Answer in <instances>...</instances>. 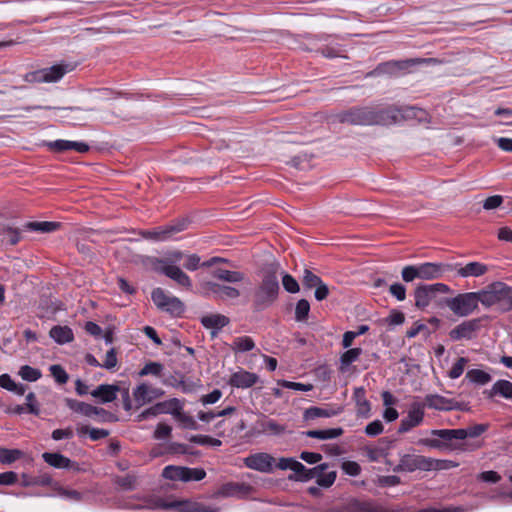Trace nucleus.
I'll return each mask as SVG.
<instances>
[{
    "label": "nucleus",
    "instance_id": "nucleus-37",
    "mask_svg": "<svg viewBox=\"0 0 512 512\" xmlns=\"http://www.w3.org/2000/svg\"><path fill=\"white\" fill-rule=\"evenodd\" d=\"M466 379L478 385H485L491 381L492 377L483 370L471 369L466 373Z\"/></svg>",
    "mask_w": 512,
    "mask_h": 512
},
{
    "label": "nucleus",
    "instance_id": "nucleus-29",
    "mask_svg": "<svg viewBox=\"0 0 512 512\" xmlns=\"http://www.w3.org/2000/svg\"><path fill=\"white\" fill-rule=\"evenodd\" d=\"M212 276L220 281L227 283H239L245 279V274L240 271H231L223 268H217L212 271Z\"/></svg>",
    "mask_w": 512,
    "mask_h": 512
},
{
    "label": "nucleus",
    "instance_id": "nucleus-39",
    "mask_svg": "<svg viewBox=\"0 0 512 512\" xmlns=\"http://www.w3.org/2000/svg\"><path fill=\"white\" fill-rule=\"evenodd\" d=\"M354 396L356 398L358 414L367 416L370 412V403L365 398V390L363 388L355 389Z\"/></svg>",
    "mask_w": 512,
    "mask_h": 512
},
{
    "label": "nucleus",
    "instance_id": "nucleus-46",
    "mask_svg": "<svg viewBox=\"0 0 512 512\" xmlns=\"http://www.w3.org/2000/svg\"><path fill=\"white\" fill-rule=\"evenodd\" d=\"M175 420L178 421L180 423V425L182 426V428H184V429H191V430L199 429V425L196 422V420L192 416L182 412V410H180L178 412V414L175 417Z\"/></svg>",
    "mask_w": 512,
    "mask_h": 512
},
{
    "label": "nucleus",
    "instance_id": "nucleus-36",
    "mask_svg": "<svg viewBox=\"0 0 512 512\" xmlns=\"http://www.w3.org/2000/svg\"><path fill=\"white\" fill-rule=\"evenodd\" d=\"M500 288V306L504 310H510L512 309V287H509L508 285L498 282V286Z\"/></svg>",
    "mask_w": 512,
    "mask_h": 512
},
{
    "label": "nucleus",
    "instance_id": "nucleus-10",
    "mask_svg": "<svg viewBox=\"0 0 512 512\" xmlns=\"http://www.w3.org/2000/svg\"><path fill=\"white\" fill-rule=\"evenodd\" d=\"M481 328V319L474 318L461 322L449 332V337L453 341L462 339L471 340L476 337L477 332Z\"/></svg>",
    "mask_w": 512,
    "mask_h": 512
},
{
    "label": "nucleus",
    "instance_id": "nucleus-20",
    "mask_svg": "<svg viewBox=\"0 0 512 512\" xmlns=\"http://www.w3.org/2000/svg\"><path fill=\"white\" fill-rule=\"evenodd\" d=\"M230 320L227 316L222 314H209L201 318V324L211 330L212 337H215L218 332L229 324Z\"/></svg>",
    "mask_w": 512,
    "mask_h": 512
},
{
    "label": "nucleus",
    "instance_id": "nucleus-38",
    "mask_svg": "<svg viewBox=\"0 0 512 512\" xmlns=\"http://www.w3.org/2000/svg\"><path fill=\"white\" fill-rule=\"evenodd\" d=\"M184 257V253L179 250H174L166 253L165 258H155L152 261L153 267L162 265H175Z\"/></svg>",
    "mask_w": 512,
    "mask_h": 512
},
{
    "label": "nucleus",
    "instance_id": "nucleus-53",
    "mask_svg": "<svg viewBox=\"0 0 512 512\" xmlns=\"http://www.w3.org/2000/svg\"><path fill=\"white\" fill-rule=\"evenodd\" d=\"M189 441L199 445H210L213 447L221 446L222 442L219 439L213 438L208 435H192Z\"/></svg>",
    "mask_w": 512,
    "mask_h": 512
},
{
    "label": "nucleus",
    "instance_id": "nucleus-2",
    "mask_svg": "<svg viewBox=\"0 0 512 512\" xmlns=\"http://www.w3.org/2000/svg\"><path fill=\"white\" fill-rule=\"evenodd\" d=\"M279 264L270 263L262 269V279L252 295V308L256 312L264 311L272 306L279 294Z\"/></svg>",
    "mask_w": 512,
    "mask_h": 512
},
{
    "label": "nucleus",
    "instance_id": "nucleus-4",
    "mask_svg": "<svg viewBox=\"0 0 512 512\" xmlns=\"http://www.w3.org/2000/svg\"><path fill=\"white\" fill-rule=\"evenodd\" d=\"M477 296L475 292L459 293L455 297L444 299V304L459 317H467L477 309Z\"/></svg>",
    "mask_w": 512,
    "mask_h": 512
},
{
    "label": "nucleus",
    "instance_id": "nucleus-31",
    "mask_svg": "<svg viewBox=\"0 0 512 512\" xmlns=\"http://www.w3.org/2000/svg\"><path fill=\"white\" fill-rule=\"evenodd\" d=\"M484 393L490 398L499 394L506 399H512V382L508 380H498L494 383L490 391H485Z\"/></svg>",
    "mask_w": 512,
    "mask_h": 512
},
{
    "label": "nucleus",
    "instance_id": "nucleus-21",
    "mask_svg": "<svg viewBox=\"0 0 512 512\" xmlns=\"http://www.w3.org/2000/svg\"><path fill=\"white\" fill-rule=\"evenodd\" d=\"M425 407H429L436 410H452L457 407V403L446 397L438 394H429L425 397V401L422 402Z\"/></svg>",
    "mask_w": 512,
    "mask_h": 512
},
{
    "label": "nucleus",
    "instance_id": "nucleus-5",
    "mask_svg": "<svg viewBox=\"0 0 512 512\" xmlns=\"http://www.w3.org/2000/svg\"><path fill=\"white\" fill-rule=\"evenodd\" d=\"M74 65L68 63H59L51 67L43 68L27 75V80L38 83L58 82L63 76L71 72Z\"/></svg>",
    "mask_w": 512,
    "mask_h": 512
},
{
    "label": "nucleus",
    "instance_id": "nucleus-45",
    "mask_svg": "<svg viewBox=\"0 0 512 512\" xmlns=\"http://www.w3.org/2000/svg\"><path fill=\"white\" fill-rule=\"evenodd\" d=\"M325 470L326 469H321V471L317 473V476L314 479H316V482L319 486L327 488L335 482L336 472H325Z\"/></svg>",
    "mask_w": 512,
    "mask_h": 512
},
{
    "label": "nucleus",
    "instance_id": "nucleus-48",
    "mask_svg": "<svg viewBox=\"0 0 512 512\" xmlns=\"http://www.w3.org/2000/svg\"><path fill=\"white\" fill-rule=\"evenodd\" d=\"M310 312V304L306 299H301L297 302L295 307V320L302 322L307 320Z\"/></svg>",
    "mask_w": 512,
    "mask_h": 512
},
{
    "label": "nucleus",
    "instance_id": "nucleus-63",
    "mask_svg": "<svg viewBox=\"0 0 512 512\" xmlns=\"http://www.w3.org/2000/svg\"><path fill=\"white\" fill-rule=\"evenodd\" d=\"M136 482V476L131 474H127L117 479V484L125 490H133L136 487Z\"/></svg>",
    "mask_w": 512,
    "mask_h": 512
},
{
    "label": "nucleus",
    "instance_id": "nucleus-9",
    "mask_svg": "<svg viewBox=\"0 0 512 512\" xmlns=\"http://www.w3.org/2000/svg\"><path fill=\"white\" fill-rule=\"evenodd\" d=\"M425 404L414 401L409 405L407 415L400 421L397 432L404 434L420 426L424 422Z\"/></svg>",
    "mask_w": 512,
    "mask_h": 512
},
{
    "label": "nucleus",
    "instance_id": "nucleus-3",
    "mask_svg": "<svg viewBox=\"0 0 512 512\" xmlns=\"http://www.w3.org/2000/svg\"><path fill=\"white\" fill-rule=\"evenodd\" d=\"M430 434L439 439H420L418 444L435 449H459L461 447V444L456 443V441L463 440L461 429H433Z\"/></svg>",
    "mask_w": 512,
    "mask_h": 512
},
{
    "label": "nucleus",
    "instance_id": "nucleus-24",
    "mask_svg": "<svg viewBox=\"0 0 512 512\" xmlns=\"http://www.w3.org/2000/svg\"><path fill=\"white\" fill-rule=\"evenodd\" d=\"M66 404L74 412L80 413L87 417H92L94 414L106 413V410L103 408H98L91 404L74 399H67Z\"/></svg>",
    "mask_w": 512,
    "mask_h": 512
},
{
    "label": "nucleus",
    "instance_id": "nucleus-26",
    "mask_svg": "<svg viewBox=\"0 0 512 512\" xmlns=\"http://www.w3.org/2000/svg\"><path fill=\"white\" fill-rule=\"evenodd\" d=\"M250 486L243 483H226L217 491L216 495L221 497H235L247 494Z\"/></svg>",
    "mask_w": 512,
    "mask_h": 512
},
{
    "label": "nucleus",
    "instance_id": "nucleus-1",
    "mask_svg": "<svg viewBox=\"0 0 512 512\" xmlns=\"http://www.w3.org/2000/svg\"><path fill=\"white\" fill-rule=\"evenodd\" d=\"M400 116V111L395 108L354 107L339 113L337 119L350 125H390L397 122Z\"/></svg>",
    "mask_w": 512,
    "mask_h": 512
},
{
    "label": "nucleus",
    "instance_id": "nucleus-58",
    "mask_svg": "<svg viewBox=\"0 0 512 512\" xmlns=\"http://www.w3.org/2000/svg\"><path fill=\"white\" fill-rule=\"evenodd\" d=\"M239 296L240 291L237 288L222 284L219 300H233L237 299Z\"/></svg>",
    "mask_w": 512,
    "mask_h": 512
},
{
    "label": "nucleus",
    "instance_id": "nucleus-56",
    "mask_svg": "<svg viewBox=\"0 0 512 512\" xmlns=\"http://www.w3.org/2000/svg\"><path fill=\"white\" fill-rule=\"evenodd\" d=\"M467 363H468L467 358H465V357L458 358V360L453 364L452 368L448 372L449 377L451 379L459 378L463 374Z\"/></svg>",
    "mask_w": 512,
    "mask_h": 512
},
{
    "label": "nucleus",
    "instance_id": "nucleus-8",
    "mask_svg": "<svg viewBox=\"0 0 512 512\" xmlns=\"http://www.w3.org/2000/svg\"><path fill=\"white\" fill-rule=\"evenodd\" d=\"M151 298L157 308L162 311L176 316L184 312V304L182 301L175 296L167 294L162 288H155L152 291Z\"/></svg>",
    "mask_w": 512,
    "mask_h": 512
},
{
    "label": "nucleus",
    "instance_id": "nucleus-55",
    "mask_svg": "<svg viewBox=\"0 0 512 512\" xmlns=\"http://www.w3.org/2000/svg\"><path fill=\"white\" fill-rule=\"evenodd\" d=\"M51 375L55 379V381L59 384L67 383L69 376L64 368L59 364L51 365L49 368Z\"/></svg>",
    "mask_w": 512,
    "mask_h": 512
},
{
    "label": "nucleus",
    "instance_id": "nucleus-18",
    "mask_svg": "<svg viewBox=\"0 0 512 512\" xmlns=\"http://www.w3.org/2000/svg\"><path fill=\"white\" fill-rule=\"evenodd\" d=\"M453 270L457 275L463 278L467 277H480L488 271V266L481 262H469L462 266L459 264L453 265Z\"/></svg>",
    "mask_w": 512,
    "mask_h": 512
},
{
    "label": "nucleus",
    "instance_id": "nucleus-23",
    "mask_svg": "<svg viewBox=\"0 0 512 512\" xmlns=\"http://www.w3.org/2000/svg\"><path fill=\"white\" fill-rule=\"evenodd\" d=\"M42 458L47 464L57 469H74L76 466V463L60 453L45 452Z\"/></svg>",
    "mask_w": 512,
    "mask_h": 512
},
{
    "label": "nucleus",
    "instance_id": "nucleus-11",
    "mask_svg": "<svg viewBox=\"0 0 512 512\" xmlns=\"http://www.w3.org/2000/svg\"><path fill=\"white\" fill-rule=\"evenodd\" d=\"M339 512H385L384 509L377 505L373 500L366 498L351 497L346 499Z\"/></svg>",
    "mask_w": 512,
    "mask_h": 512
},
{
    "label": "nucleus",
    "instance_id": "nucleus-44",
    "mask_svg": "<svg viewBox=\"0 0 512 512\" xmlns=\"http://www.w3.org/2000/svg\"><path fill=\"white\" fill-rule=\"evenodd\" d=\"M428 459V463H427V471H431V470H446V469H450V468H454V467H457L458 464L451 461V460H438V459H433V458H430V457H427Z\"/></svg>",
    "mask_w": 512,
    "mask_h": 512
},
{
    "label": "nucleus",
    "instance_id": "nucleus-51",
    "mask_svg": "<svg viewBox=\"0 0 512 512\" xmlns=\"http://www.w3.org/2000/svg\"><path fill=\"white\" fill-rule=\"evenodd\" d=\"M488 429L487 424H476L473 426H470L468 428H461V432L463 440L470 437V438H476L479 437L481 434H483Z\"/></svg>",
    "mask_w": 512,
    "mask_h": 512
},
{
    "label": "nucleus",
    "instance_id": "nucleus-60",
    "mask_svg": "<svg viewBox=\"0 0 512 512\" xmlns=\"http://www.w3.org/2000/svg\"><path fill=\"white\" fill-rule=\"evenodd\" d=\"M401 276L405 282H412L413 280H415L417 278L419 279L418 265L405 266L402 269Z\"/></svg>",
    "mask_w": 512,
    "mask_h": 512
},
{
    "label": "nucleus",
    "instance_id": "nucleus-50",
    "mask_svg": "<svg viewBox=\"0 0 512 512\" xmlns=\"http://www.w3.org/2000/svg\"><path fill=\"white\" fill-rule=\"evenodd\" d=\"M184 471L183 482L201 481L206 476V472L202 468L184 467Z\"/></svg>",
    "mask_w": 512,
    "mask_h": 512
},
{
    "label": "nucleus",
    "instance_id": "nucleus-14",
    "mask_svg": "<svg viewBox=\"0 0 512 512\" xmlns=\"http://www.w3.org/2000/svg\"><path fill=\"white\" fill-rule=\"evenodd\" d=\"M244 464L253 470L269 473L273 470L275 458L265 452L251 454L244 459Z\"/></svg>",
    "mask_w": 512,
    "mask_h": 512
},
{
    "label": "nucleus",
    "instance_id": "nucleus-41",
    "mask_svg": "<svg viewBox=\"0 0 512 512\" xmlns=\"http://www.w3.org/2000/svg\"><path fill=\"white\" fill-rule=\"evenodd\" d=\"M255 343L249 336H242L235 338L232 349L236 352H248L253 350Z\"/></svg>",
    "mask_w": 512,
    "mask_h": 512
},
{
    "label": "nucleus",
    "instance_id": "nucleus-34",
    "mask_svg": "<svg viewBox=\"0 0 512 512\" xmlns=\"http://www.w3.org/2000/svg\"><path fill=\"white\" fill-rule=\"evenodd\" d=\"M157 404L161 414H170L174 418L176 417L178 412L183 408V404L177 398H172L163 402H159Z\"/></svg>",
    "mask_w": 512,
    "mask_h": 512
},
{
    "label": "nucleus",
    "instance_id": "nucleus-64",
    "mask_svg": "<svg viewBox=\"0 0 512 512\" xmlns=\"http://www.w3.org/2000/svg\"><path fill=\"white\" fill-rule=\"evenodd\" d=\"M383 430L384 426L380 420H374L365 427V433L370 437L381 434Z\"/></svg>",
    "mask_w": 512,
    "mask_h": 512
},
{
    "label": "nucleus",
    "instance_id": "nucleus-62",
    "mask_svg": "<svg viewBox=\"0 0 512 512\" xmlns=\"http://www.w3.org/2000/svg\"><path fill=\"white\" fill-rule=\"evenodd\" d=\"M282 285L289 293H297L299 291V284L294 277L290 274H284L282 277Z\"/></svg>",
    "mask_w": 512,
    "mask_h": 512
},
{
    "label": "nucleus",
    "instance_id": "nucleus-13",
    "mask_svg": "<svg viewBox=\"0 0 512 512\" xmlns=\"http://www.w3.org/2000/svg\"><path fill=\"white\" fill-rule=\"evenodd\" d=\"M419 279L435 280L441 278L446 272L453 271V265L448 263L426 262L418 265Z\"/></svg>",
    "mask_w": 512,
    "mask_h": 512
},
{
    "label": "nucleus",
    "instance_id": "nucleus-43",
    "mask_svg": "<svg viewBox=\"0 0 512 512\" xmlns=\"http://www.w3.org/2000/svg\"><path fill=\"white\" fill-rule=\"evenodd\" d=\"M184 472L183 466L169 465L163 469L162 476L172 481H183Z\"/></svg>",
    "mask_w": 512,
    "mask_h": 512
},
{
    "label": "nucleus",
    "instance_id": "nucleus-30",
    "mask_svg": "<svg viewBox=\"0 0 512 512\" xmlns=\"http://www.w3.org/2000/svg\"><path fill=\"white\" fill-rule=\"evenodd\" d=\"M49 335L58 344H66L74 339L73 332L68 326H54L51 328Z\"/></svg>",
    "mask_w": 512,
    "mask_h": 512
},
{
    "label": "nucleus",
    "instance_id": "nucleus-59",
    "mask_svg": "<svg viewBox=\"0 0 512 512\" xmlns=\"http://www.w3.org/2000/svg\"><path fill=\"white\" fill-rule=\"evenodd\" d=\"M278 385H280L284 388H287V389L304 391V392L310 391L313 389L312 384H303V383L291 382V381H287V380H279Z\"/></svg>",
    "mask_w": 512,
    "mask_h": 512
},
{
    "label": "nucleus",
    "instance_id": "nucleus-16",
    "mask_svg": "<svg viewBox=\"0 0 512 512\" xmlns=\"http://www.w3.org/2000/svg\"><path fill=\"white\" fill-rule=\"evenodd\" d=\"M157 272H160L167 276L168 278L175 281L178 285L186 288L191 289L192 288V281L190 277L183 272L178 266L176 265H162V266H155L154 268Z\"/></svg>",
    "mask_w": 512,
    "mask_h": 512
},
{
    "label": "nucleus",
    "instance_id": "nucleus-17",
    "mask_svg": "<svg viewBox=\"0 0 512 512\" xmlns=\"http://www.w3.org/2000/svg\"><path fill=\"white\" fill-rule=\"evenodd\" d=\"M497 286L498 282L491 284L487 289L475 292V295L477 296V306H479V303L485 307H491L495 304L500 305V288Z\"/></svg>",
    "mask_w": 512,
    "mask_h": 512
},
{
    "label": "nucleus",
    "instance_id": "nucleus-32",
    "mask_svg": "<svg viewBox=\"0 0 512 512\" xmlns=\"http://www.w3.org/2000/svg\"><path fill=\"white\" fill-rule=\"evenodd\" d=\"M60 227L59 222H50V221H43V222H27L23 225V228L25 230L29 231H35L40 233H51L56 230H58Z\"/></svg>",
    "mask_w": 512,
    "mask_h": 512
},
{
    "label": "nucleus",
    "instance_id": "nucleus-22",
    "mask_svg": "<svg viewBox=\"0 0 512 512\" xmlns=\"http://www.w3.org/2000/svg\"><path fill=\"white\" fill-rule=\"evenodd\" d=\"M328 464H320L317 467L308 469L301 462L295 461L292 466V471L296 474V480L298 481H309L314 479L317 476V473L321 471V469H327Z\"/></svg>",
    "mask_w": 512,
    "mask_h": 512
},
{
    "label": "nucleus",
    "instance_id": "nucleus-52",
    "mask_svg": "<svg viewBox=\"0 0 512 512\" xmlns=\"http://www.w3.org/2000/svg\"><path fill=\"white\" fill-rule=\"evenodd\" d=\"M164 370L163 364L159 362H149L139 371V376L153 375L160 376Z\"/></svg>",
    "mask_w": 512,
    "mask_h": 512
},
{
    "label": "nucleus",
    "instance_id": "nucleus-54",
    "mask_svg": "<svg viewBox=\"0 0 512 512\" xmlns=\"http://www.w3.org/2000/svg\"><path fill=\"white\" fill-rule=\"evenodd\" d=\"M322 282L321 278L309 269H305L303 273L302 283L307 289L315 288Z\"/></svg>",
    "mask_w": 512,
    "mask_h": 512
},
{
    "label": "nucleus",
    "instance_id": "nucleus-61",
    "mask_svg": "<svg viewBox=\"0 0 512 512\" xmlns=\"http://www.w3.org/2000/svg\"><path fill=\"white\" fill-rule=\"evenodd\" d=\"M26 408L27 411L35 416H38L40 414V408L38 401L36 399V395L33 392H29L26 395Z\"/></svg>",
    "mask_w": 512,
    "mask_h": 512
},
{
    "label": "nucleus",
    "instance_id": "nucleus-6",
    "mask_svg": "<svg viewBox=\"0 0 512 512\" xmlns=\"http://www.w3.org/2000/svg\"><path fill=\"white\" fill-rule=\"evenodd\" d=\"M450 292L451 288L444 283L419 285L414 291L415 306L419 309H425L438 294H448Z\"/></svg>",
    "mask_w": 512,
    "mask_h": 512
},
{
    "label": "nucleus",
    "instance_id": "nucleus-35",
    "mask_svg": "<svg viewBox=\"0 0 512 512\" xmlns=\"http://www.w3.org/2000/svg\"><path fill=\"white\" fill-rule=\"evenodd\" d=\"M260 427L262 432L274 436H279L286 432V427L284 425H281L272 419L263 420L260 422Z\"/></svg>",
    "mask_w": 512,
    "mask_h": 512
},
{
    "label": "nucleus",
    "instance_id": "nucleus-7",
    "mask_svg": "<svg viewBox=\"0 0 512 512\" xmlns=\"http://www.w3.org/2000/svg\"><path fill=\"white\" fill-rule=\"evenodd\" d=\"M189 223L190 222L187 219H178L165 226H160L151 230H144L140 234L145 239L160 242L168 241L172 239L175 234L186 230Z\"/></svg>",
    "mask_w": 512,
    "mask_h": 512
},
{
    "label": "nucleus",
    "instance_id": "nucleus-25",
    "mask_svg": "<svg viewBox=\"0 0 512 512\" xmlns=\"http://www.w3.org/2000/svg\"><path fill=\"white\" fill-rule=\"evenodd\" d=\"M119 387L116 385L101 384L91 392L94 398H98L101 403H109L117 398Z\"/></svg>",
    "mask_w": 512,
    "mask_h": 512
},
{
    "label": "nucleus",
    "instance_id": "nucleus-27",
    "mask_svg": "<svg viewBox=\"0 0 512 512\" xmlns=\"http://www.w3.org/2000/svg\"><path fill=\"white\" fill-rule=\"evenodd\" d=\"M340 413V409L333 408H321L317 406H312L305 409L303 413V419L305 421L315 420L317 418H330L336 416Z\"/></svg>",
    "mask_w": 512,
    "mask_h": 512
},
{
    "label": "nucleus",
    "instance_id": "nucleus-12",
    "mask_svg": "<svg viewBox=\"0 0 512 512\" xmlns=\"http://www.w3.org/2000/svg\"><path fill=\"white\" fill-rule=\"evenodd\" d=\"M428 459L423 455L403 454L399 463L394 467V472H414L416 470L427 471Z\"/></svg>",
    "mask_w": 512,
    "mask_h": 512
},
{
    "label": "nucleus",
    "instance_id": "nucleus-15",
    "mask_svg": "<svg viewBox=\"0 0 512 512\" xmlns=\"http://www.w3.org/2000/svg\"><path fill=\"white\" fill-rule=\"evenodd\" d=\"M164 395L161 388L153 387L147 383H141L133 390V397L138 407L150 403Z\"/></svg>",
    "mask_w": 512,
    "mask_h": 512
},
{
    "label": "nucleus",
    "instance_id": "nucleus-33",
    "mask_svg": "<svg viewBox=\"0 0 512 512\" xmlns=\"http://www.w3.org/2000/svg\"><path fill=\"white\" fill-rule=\"evenodd\" d=\"M344 430L341 427L329 428L324 430H309L304 434L310 438H316L320 440L335 439L343 435Z\"/></svg>",
    "mask_w": 512,
    "mask_h": 512
},
{
    "label": "nucleus",
    "instance_id": "nucleus-57",
    "mask_svg": "<svg viewBox=\"0 0 512 512\" xmlns=\"http://www.w3.org/2000/svg\"><path fill=\"white\" fill-rule=\"evenodd\" d=\"M1 234L11 245H16L20 241V231L17 228L4 227Z\"/></svg>",
    "mask_w": 512,
    "mask_h": 512
},
{
    "label": "nucleus",
    "instance_id": "nucleus-42",
    "mask_svg": "<svg viewBox=\"0 0 512 512\" xmlns=\"http://www.w3.org/2000/svg\"><path fill=\"white\" fill-rule=\"evenodd\" d=\"M19 376L25 381L35 382L39 380L42 376V373L39 369L31 367L29 365H23L20 367L18 372Z\"/></svg>",
    "mask_w": 512,
    "mask_h": 512
},
{
    "label": "nucleus",
    "instance_id": "nucleus-47",
    "mask_svg": "<svg viewBox=\"0 0 512 512\" xmlns=\"http://www.w3.org/2000/svg\"><path fill=\"white\" fill-rule=\"evenodd\" d=\"M362 353L361 348H352L344 352L340 358L341 370L355 362Z\"/></svg>",
    "mask_w": 512,
    "mask_h": 512
},
{
    "label": "nucleus",
    "instance_id": "nucleus-40",
    "mask_svg": "<svg viewBox=\"0 0 512 512\" xmlns=\"http://www.w3.org/2000/svg\"><path fill=\"white\" fill-rule=\"evenodd\" d=\"M77 432L80 436L89 434L93 441L106 438L109 435V431L99 428H90L89 426H81L77 428Z\"/></svg>",
    "mask_w": 512,
    "mask_h": 512
},
{
    "label": "nucleus",
    "instance_id": "nucleus-19",
    "mask_svg": "<svg viewBox=\"0 0 512 512\" xmlns=\"http://www.w3.org/2000/svg\"><path fill=\"white\" fill-rule=\"evenodd\" d=\"M258 381V376L255 373L239 370L230 376L228 381L229 385L236 388H250Z\"/></svg>",
    "mask_w": 512,
    "mask_h": 512
},
{
    "label": "nucleus",
    "instance_id": "nucleus-28",
    "mask_svg": "<svg viewBox=\"0 0 512 512\" xmlns=\"http://www.w3.org/2000/svg\"><path fill=\"white\" fill-rule=\"evenodd\" d=\"M414 63V60H405V61H391L380 64L377 69L373 72L375 74H396L398 71H402L407 69L411 64Z\"/></svg>",
    "mask_w": 512,
    "mask_h": 512
},
{
    "label": "nucleus",
    "instance_id": "nucleus-49",
    "mask_svg": "<svg viewBox=\"0 0 512 512\" xmlns=\"http://www.w3.org/2000/svg\"><path fill=\"white\" fill-rule=\"evenodd\" d=\"M22 452L18 449L0 448V462L3 464H11L18 460Z\"/></svg>",
    "mask_w": 512,
    "mask_h": 512
}]
</instances>
